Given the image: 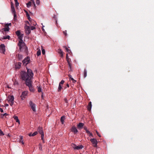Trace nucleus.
<instances>
[{
    "instance_id": "nucleus-10",
    "label": "nucleus",
    "mask_w": 154,
    "mask_h": 154,
    "mask_svg": "<svg viewBox=\"0 0 154 154\" xmlns=\"http://www.w3.org/2000/svg\"><path fill=\"white\" fill-rule=\"evenodd\" d=\"M90 141L92 143L93 146L95 147H96L97 146V140L94 138H93L90 139Z\"/></svg>"
},
{
    "instance_id": "nucleus-60",
    "label": "nucleus",
    "mask_w": 154,
    "mask_h": 154,
    "mask_svg": "<svg viewBox=\"0 0 154 154\" xmlns=\"http://www.w3.org/2000/svg\"><path fill=\"white\" fill-rule=\"evenodd\" d=\"M8 106V104H6L5 105V106Z\"/></svg>"
},
{
    "instance_id": "nucleus-1",
    "label": "nucleus",
    "mask_w": 154,
    "mask_h": 154,
    "mask_svg": "<svg viewBox=\"0 0 154 154\" xmlns=\"http://www.w3.org/2000/svg\"><path fill=\"white\" fill-rule=\"evenodd\" d=\"M27 72L24 71H22L20 73L21 79L22 80L25 82V84L29 87V69L26 67Z\"/></svg>"
},
{
    "instance_id": "nucleus-34",
    "label": "nucleus",
    "mask_w": 154,
    "mask_h": 154,
    "mask_svg": "<svg viewBox=\"0 0 154 154\" xmlns=\"http://www.w3.org/2000/svg\"><path fill=\"white\" fill-rule=\"evenodd\" d=\"M14 14V21L17 20V17L16 13L13 14Z\"/></svg>"
},
{
    "instance_id": "nucleus-3",
    "label": "nucleus",
    "mask_w": 154,
    "mask_h": 154,
    "mask_svg": "<svg viewBox=\"0 0 154 154\" xmlns=\"http://www.w3.org/2000/svg\"><path fill=\"white\" fill-rule=\"evenodd\" d=\"M33 76V73L32 71L29 69V91L34 93L35 91V90L34 86H32V79Z\"/></svg>"
},
{
    "instance_id": "nucleus-14",
    "label": "nucleus",
    "mask_w": 154,
    "mask_h": 154,
    "mask_svg": "<svg viewBox=\"0 0 154 154\" xmlns=\"http://www.w3.org/2000/svg\"><path fill=\"white\" fill-rule=\"evenodd\" d=\"M71 131L74 134H76L78 132V130L75 126H73L72 128Z\"/></svg>"
},
{
    "instance_id": "nucleus-63",
    "label": "nucleus",
    "mask_w": 154,
    "mask_h": 154,
    "mask_svg": "<svg viewBox=\"0 0 154 154\" xmlns=\"http://www.w3.org/2000/svg\"><path fill=\"white\" fill-rule=\"evenodd\" d=\"M66 86H67L68 87H69V85L68 84H67Z\"/></svg>"
},
{
    "instance_id": "nucleus-21",
    "label": "nucleus",
    "mask_w": 154,
    "mask_h": 154,
    "mask_svg": "<svg viewBox=\"0 0 154 154\" xmlns=\"http://www.w3.org/2000/svg\"><path fill=\"white\" fill-rule=\"evenodd\" d=\"M35 29V26L29 25V31L30 30H33ZM30 33V31H29V33Z\"/></svg>"
},
{
    "instance_id": "nucleus-8",
    "label": "nucleus",
    "mask_w": 154,
    "mask_h": 154,
    "mask_svg": "<svg viewBox=\"0 0 154 154\" xmlns=\"http://www.w3.org/2000/svg\"><path fill=\"white\" fill-rule=\"evenodd\" d=\"M38 132L41 135V138L43 140V138L44 137V134L42 128L41 127H38Z\"/></svg>"
},
{
    "instance_id": "nucleus-31",
    "label": "nucleus",
    "mask_w": 154,
    "mask_h": 154,
    "mask_svg": "<svg viewBox=\"0 0 154 154\" xmlns=\"http://www.w3.org/2000/svg\"><path fill=\"white\" fill-rule=\"evenodd\" d=\"M87 75V71L85 69L84 72V76L85 78Z\"/></svg>"
},
{
    "instance_id": "nucleus-4",
    "label": "nucleus",
    "mask_w": 154,
    "mask_h": 154,
    "mask_svg": "<svg viewBox=\"0 0 154 154\" xmlns=\"http://www.w3.org/2000/svg\"><path fill=\"white\" fill-rule=\"evenodd\" d=\"M24 29L25 33L27 35L29 34V22L28 20L25 21Z\"/></svg>"
},
{
    "instance_id": "nucleus-12",
    "label": "nucleus",
    "mask_w": 154,
    "mask_h": 154,
    "mask_svg": "<svg viewBox=\"0 0 154 154\" xmlns=\"http://www.w3.org/2000/svg\"><path fill=\"white\" fill-rule=\"evenodd\" d=\"M32 6L33 8V10L35 11V5L34 2V0H30V1H29V7H31Z\"/></svg>"
},
{
    "instance_id": "nucleus-28",
    "label": "nucleus",
    "mask_w": 154,
    "mask_h": 154,
    "mask_svg": "<svg viewBox=\"0 0 154 154\" xmlns=\"http://www.w3.org/2000/svg\"><path fill=\"white\" fill-rule=\"evenodd\" d=\"M10 36L9 35H7V36H4L2 38V39L3 40L6 39H10Z\"/></svg>"
},
{
    "instance_id": "nucleus-42",
    "label": "nucleus",
    "mask_w": 154,
    "mask_h": 154,
    "mask_svg": "<svg viewBox=\"0 0 154 154\" xmlns=\"http://www.w3.org/2000/svg\"><path fill=\"white\" fill-rule=\"evenodd\" d=\"M66 61H67L68 64L70 63V58L66 59Z\"/></svg>"
},
{
    "instance_id": "nucleus-25",
    "label": "nucleus",
    "mask_w": 154,
    "mask_h": 154,
    "mask_svg": "<svg viewBox=\"0 0 154 154\" xmlns=\"http://www.w3.org/2000/svg\"><path fill=\"white\" fill-rule=\"evenodd\" d=\"M2 29H4L5 32L9 31L10 29V28L9 27H6L4 28H3Z\"/></svg>"
},
{
    "instance_id": "nucleus-30",
    "label": "nucleus",
    "mask_w": 154,
    "mask_h": 154,
    "mask_svg": "<svg viewBox=\"0 0 154 154\" xmlns=\"http://www.w3.org/2000/svg\"><path fill=\"white\" fill-rule=\"evenodd\" d=\"M24 12H25V13H26V16L27 17V19L29 20V14L28 13V12L26 10H25L24 9L23 10Z\"/></svg>"
},
{
    "instance_id": "nucleus-26",
    "label": "nucleus",
    "mask_w": 154,
    "mask_h": 154,
    "mask_svg": "<svg viewBox=\"0 0 154 154\" xmlns=\"http://www.w3.org/2000/svg\"><path fill=\"white\" fill-rule=\"evenodd\" d=\"M38 87V92H42V88H41V85H39Z\"/></svg>"
},
{
    "instance_id": "nucleus-16",
    "label": "nucleus",
    "mask_w": 154,
    "mask_h": 154,
    "mask_svg": "<svg viewBox=\"0 0 154 154\" xmlns=\"http://www.w3.org/2000/svg\"><path fill=\"white\" fill-rule=\"evenodd\" d=\"M21 63L20 62H18L16 63L15 65V68L16 69H19L21 67Z\"/></svg>"
},
{
    "instance_id": "nucleus-20",
    "label": "nucleus",
    "mask_w": 154,
    "mask_h": 154,
    "mask_svg": "<svg viewBox=\"0 0 154 154\" xmlns=\"http://www.w3.org/2000/svg\"><path fill=\"white\" fill-rule=\"evenodd\" d=\"M13 118L15 120L16 122L18 123L19 124H20V121L18 119V117L17 116H14L13 117Z\"/></svg>"
},
{
    "instance_id": "nucleus-61",
    "label": "nucleus",
    "mask_w": 154,
    "mask_h": 154,
    "mask_svg": "<svg viewBox=\"0 0 154 154\" xmlns=\"http://www.w3.org/2000/svg\"><path fill=\"white\" fill-rule=\"evenodd\" d=\"M29 16L30 15H31V14H32V13L31 12H30V11H29Z\"/></svg>"
},
{
    "instance_id": "nucleus-37",
    "label": "nucleus",
    "mask_w": 154,
    "mask_h": 154,
    "mask_svg": "<svg viewBox=\"0 0 154 154\" xmlns=\"http://www.w3.org/2000/svg\"><path fill=\"white\" fill-rule=\"evenodd\" d=\"M41 54V51L40 50H38L37 52V56H39Z\"/></svg>"
},
{
    "instance_id": "nucleus-44",
    "label": "nucleus",
    "mask_w": 154,
    "mask_h": 154,
    "mask_svg": "<svg viewBox=\"0 0 154 154\" xmlns=\"http://www.w3.org/2000/svg\"><path fill=\"white\" fill-rule=\"evenodd\" d=\"M42 53L43 54H45V50L43 48L42 49Z\"/></svg>"
},
{
    "instance_id": "nucleus-18",
    "label": "nucleus",
    "mask_w": 154,
    "mask_h": 154,
    "mask_svg": "<svg viewBox=\"0 0 154 154\" xmlns=\"http://www.w3.org/2000/svg\"><path fill=\"white\" fill-rule=\"evenodd\" d=\"M57 52L59 54H60V56L61 57H63V52L60 49H58L57 51Z\"/></svg>"
},
{
    "instance_id": "nucleus-7",
    "label": "nucleus",
    "mask_w": 154,
    "mask_h": 154,
    "mask_svg": "<svg viewBox=\"0 0 154 154\" xmlns=\"http://www.w3.org/2000/svg\"><path fill=\"white\" fill-rule=\"evenodd\" d=\"M5 46L4 44H1L0 45V53L5 54Z\"/></svg>"
},
{
    "instance_id": "nucleus-47",
    "label": "nucleus",
    "mask_w": 154,
    "mask_h": 154,
    "mask_svg": "<svg viewBox=\"0 0 154 154\" xmlns=\"http://www.w3.org/2000/svg\"><path fill=\"white\" fill-rule=\"evenodd\" d=\"M18 84H18V82L16 81H15L14 82V85H18Z\"/></svg>"
},
{
    "instance_id": "nucleus-29",
    "label": "nucleus",
    "mask_w": 154,
    "mask_h": 154,
    "mask_svg": "<svg viewBox=\"0 0 154 154\" xmlns=\"http://www.w3.org/2000/svg\"><path fill=\"white\" fill-rule=\"evenodd\" d=\"M38 133L37 131H35L32 134V133H29V136H34L36 135Z\"/></svg>"
},
{
    "instance_id": "nucleus-2",
    "label": "nucleus",
    "mask_w": 154,
    "mask_h": 154,
    "mask_svg": "<svg viewBox=\"0 0 154 154\" xmlns=\"http://www.w3.org/2000/svg\"><path fill=\"white\" fill-rule=\"evenodd\" d=\"M23 36V34H21L20 35L18 36V38L19 39V41L18 45L19 47V49L20 51H21L22 48H24L25 51L27 53L28 52V48L24 45V43L23 42L22 39Z\"/></svg>"
},
{
    "instance_id": "nucleus-35",
    "label": "nucleus",
    "mask_w": 154,
    "mask_h": 154,
    "mask_svg": "<svg viewBox=\"0 0 154 154\" xmlns=\"http://www.w3.org/2000/svg\"><path fill=\"white\" fill-rule=\"evenodd\" d=\"M11 10L12 13L14 14L16 13L14 8H11Z\"/></svg>"
},
{
    "instance_id": "nucleus-62",
    "label": "nucleus",
    "mask_w": 154,
    "mask_h": 154,
    "mask_svg": "<svg viewBox=\"0 0 154 154\" xmlns=\"http://www.w3.org/2000/svg\"><path fill=\"white\" fill-rule=\"evenodd\" d=\"M15 3L18 2L17 0H14Z\"/></svg>"
},
{
    "instance_id": "nucleus-22",
    "label": "nucleus",
    "mask_w": 154,
    "mask_h": 154,
    "mask_svg": "<svg viewBox=\"0 0 154 154\" xmlns=\"http://www.w3.org/2000/svg\"><path fill=\"white\" fill-rule=\"evenodd\" d=\"M65 119V116H63L61 117L60 121L62 124H63L64 120Z\"/></svg>"
},
{
    "instance_id": "nucleus-33",
    "label": "nucleus",
    "mask_w": 154,
    "mask_h": 154,
    "mask_svg": "<svg viewBox=\"0 0 154 154\" xmlns=\"http://www.w3.org/2000/svg\"><path fill=\"white\" fill-rule=\"evenodd\" d=\"M62 88V87L61 85L59 84L58 89V91H61Z\"/></svg>"
},
{
    "instance_id": "nucleus-57",
    "label": "nucleus",
    "mask_w": 154,
    "mask_h": 154,
    "mask_svg": "<svg viewBox=\"0 0 154 154\" xmlns=\"http://www.w3.org/2000/svg\"><path fill=\"white\" fill-rule=\"evenodd\" d=\"M26 6L27 8H29V2L27 3L26 4Z\"/></svg>"
},
{
    "instance_id": "nucleus-13",
    "label": "nucleus",
    "mask_w": 154,
    "mask_h": 154,
    "mask_svg": "<svg viewBox=\"0 0 154 154\" xmlns=\"http://www.w3.org/2000/svg\"><path fill=\"white\" fill-rule=\"evenodd\" d=\"M29 25L35 26L36 25V23L34 20H32L29 17Z\"/></svg>"
},
{
    "instance_id": "nucleus-51",
    "label": "nucleus",
    "mask_w": 154,
    "mask_h": 154,
    "mask_svg": "<svg viewBox=\"0 0 154 154\" xmlns=\"http://www.w3.org/2000/svg\"><path fill=\"white\" fill-rule=\"evenodd\" d=\"M86 132L88 135L91 133L88 130H87Z\"/></svg>"
},
{
    "instance_id": "nucleus-24",
    "label": "nucleus",
    "mask_w": 154,
    "mask_h": 154,
    "mask_svg": "<svg viewBox=\"0 0 154 154\" xmlns=\"http://www.w3.org/2000/svg\"><path fill=\"white\" fill-rule=\"evenodd\" d=\"M83 146L82 145L80 146H77L76 145L75 147V149L78 150L79 149H82L83 148Z\"/></svg>"
},
{
    "instance_id": "nucleus-11",
    "label": "nucleus",
    "mask_w": 154,
    "mask_h": 154,
    "mask_svg": "<svg viewBox=\"0 0 154 154\" xmlns=\"http://www.w3.org/2000/svg\"><path fill=\"white\" fill-rule=\"evenodd\" d=\"M23 65L26 66L29 63V56L26 57L22 61Z\"/></svg>"
},
{
    "instance_id": "nucleus-36",
    "label": "nucleus",
    "mask_w": 154,
    "mask_h": 154,
    "mask_svg": "<svg viewBox=\"0 0 154 154\" xmlns=\"http://www.w3.org/2000/svg\"><path fill=\"white\" fill-rule=\"evenodd\" d=\"M8 115L7 113H5L3 115H2V114H1V118H3L4 116H6Z\"/></svg>"
},
{
    "instance_id": "nucleus-9",
    "label": "nucleus",
    "mask_w": 154,
    "mask_h": 154,
    "mask_svg": "<svg viewBox=\"0 0 154 154\" xmlns=\"http://www.w3.org/2000/svg\"><path fill=\"white\" fill-rule=\"evenodd\" d=\"M8 98H9V100H8V101L10 103V105H11V106H12L13 105L14 103V97L13 95H12L9 97H8Z\"/></svg>"
},
{
    "instance_id": "nucleus-23",
    "label": "nucleus",
    "mask_w": 154,
    "mask_h": 154,
    "mask_svg": "<svg viewBox=\"0 0 154 154\" xmlns=\"http://www.w3.org/2000/svg\"><path fill=\"white\" fill-rule=\"evenodd\" d=\"M69 77V79L72 80V82L73 83H75L76 82V81L74 80L72 78V76L70 75H68Z\"/></svg>"
},
{
    "instance_id": "nucleus-6",
    "label": "nucleus",
    "mask_w": 154,
    "mask_h": 154,
    "mask_svg": "<svg viewBox=\"0 0 154 154\" xmlns=\"http://www.w3.org/2000/svg\"><path fill=\"white\" fill-rule=\"evenodd\" d=\"M28 94V91H24L22 93V94L20 96V97L22 100H23L27 97Z\"/></svg>"
},
{
    "instance_id": "nucleus-43",
    "label": "nucleus",
    "mask_w": 154,
    "mask_h": 154,
    "mask_svg": "<svg viewBox=\"0 0 154 154\" xmlns=\"http://www.w3.org/2000/svg\"><path fill=\"white\" fill-rule=\"evenodd\" d=\"M11 23H7L5 25V27H9V26H11Z\"/></svg>"
},
{
    "instance_id": "nucleus-55",
    "label": "nucleus",
    "mask_w": 154,
    "mask_h": 154,
    "mask_svg": "<svg viewBox=\"0 0 154 154\" xmlns=\"http://www.w3.org/2000/svg\"><path fill=\"white\" fill-rule=\"evenodd\" d=\"M90 136H91L92 137H93V134L91 133H90L89 134H88Z\"/></svg>"
},
{
    "instance_id": "nucleus-15",
    "label": "nucleus",
    "mask_w": 154,
    "mask_h": 154,
    "mask_svg": "<svg viewBox=\"0 0 154 154\" xmlns=\"http://www.w3.org/2000/svg\"><path fill=\"white\" fill-rule=\"evenodd\" d=\"M84 125V123L82 122H80L77 125V127L79 129H81L82 128Z\"/></svg>"
},
{
    "instance_id": "nucleus-39",
    "label": "nucleus",
    "mask_w": 154,
    "mask_h": 154,
    "mask_svg": "<svg viewBox=\"0 0 154 154\" xmlns=\"http://www.w3.org/2000/svg\"><path fill=\"white\" fill-rule=\"evenodd\" d=\"M4 135V134L3 132L2 131V130L0 129V136H3Z\"/></svg>"
},
{
    "instance_id": "nucleus-54",
    "label": "nucleus",
    "mask_w": 154,
    "mask_h": 154,
    "mask_svg": "<svg viewBox=\"0 0 154 154\" xmlns=\"http://www.w3.org/2000/svg\"><path fill=\"white\" fill-rule=\"evenodd\" d=\"M64 100L66 103H68V100L66 98H65Z\"/></svg>"
},
{
    "instance_id": "nucleus-50",
    "label": "nucleus",
    "mask_w": 154,
    "mask_h": 154,
    "mask_svg": "<svg viewBox=\"0 0 154 154\" xmlns=\"http://www.w3.org/2000/svg\"><path fill=\"white\" fill-rule=\"evenodd\" d=\"M83 128H84V130L85 131L88 130L87 127L85 126H84Z\"/></svg>"
},
{
    "instance_id": "nucleus-48",
    "label": "nucleus",
    "mask_w": 154,
    "mask_h": 154,
    "mask_svg": "<svg viewBox=\"0 0 154 154\" xmlns=\"http://www.w3.org/2000/svg\"><path fill=\"white\" fill-rule=\"evenodd\" d=\"M14 8V4L12 2H11V8Z\"/></svg>"
},
{
    "instance_id": "nucleus-19",
    "label": "nucleus",
    "mask_w": 154,
    "mask_h": 154,
    "mask_svg": "<svg viewBox=\"0 0 154 154\" xmlns=\"http://www.w3.org/2000/svg\"><path fill=\"white\" fill-rule=\"evenodd\" d=\"M20 140H19V142L20 143H22V144H24V142H23V137L22 136H20Z\"/></svg>"
},
{
    "instance_id": "nucleus-64",
    "label": "nucleus",
    "mask_w": 154,
    "mask_h": 154,
    "mask_svg": "<svg viewBox=\"0 0 154 154\" xmlns=\"http://www.w3.org/2000/svg\"><path fill=\"white\" fill-rule=\"evenodd\" d=\"M42 98H43V92H42Z\"/></svg>"
},
{
    "instance_id": "nucleus-46",
    "label": "nucleus",
    "mask_w": 154,
    "mask_h": 154,
    "mask_svg": "<svg viewBox=\"0 0 154 154\" xmlns=\"http://www.w3.org/2000/svg\"><path fill=\"white\" fill-rule=\"evenodd\" d=\"M36 3L38 5H39L40 3V1L39 0H36Z\"/></svg>"
},
{
    "instance_id": "nucleus-5",
    "label": "nucleus",
    "mask_w": 154,
    "mask_h": 154,
    "mask_svg": "<svg viewBox=\"0 0 154 154\" xmlns=\"http://www.w3.org/2000/svg\"><path fill=\"white\" fill-rule=\"evenodd\" d=\"M29 106L31 109L32 110L33 113L36 112V105L32 102L30 101L29 103Z\"/></svg>"
},
{
    "instance_id": "nucleus-56",
    "label": "nucleus",
    "mask_w": 154,
    "mask_h": 154,
    "mask_svg": "<svg viewBox=\"0 0 154 154\" xmlns=\"http://www.w3.org/2000/svg\"><path fill=\"white\" fill-rule=\"evenodd\" d=\"M0 111L1 112H3V109L2 108H0Z\"/></svg>"
},
{
    "instance_id": "nucleus-40",
    "label": "nucleus",
    "mask_w": 154,
    "mask_h": 154,
    "mask_svg": "<svg viewBox=\"0 0 154 154\" xmlns=\"http://www.w3.org/2000/svg\"><path fill=\"white\" fill-rule=\"evenodd\" d=\"M71 146L73 148H74V149H75V147L76 145L75 144L72 143L71 144Z\"/></svg>"
},
{
    "instance_id": "nucleus-17",
    "label": "nucleus",
    "mask_w": 154,
    "mask_h": 154,
    "mask_svg": "<svg viewBox=\"0 0 154 154\" xmlns=\"http://www.w3.org/2000/svg\"><path fill=\"white\" fill-rule=\"evenodd\" d=\"M92 107L91 102H90L87 106V109L89 111H91Z\"/></svg>"
},
{
    "instance_id": "nucleus-38",
    "label": "nucleus",
    "mask_w": 154,
    "mask_h": 154,
    "mask_svg": "<svg viewBox=\"0 0 154 154\" xmlns=\"http://www.w3.org/2000/svg\"><path fill=\"white\" fill-rule=\"evenodd\" d=\"M23 56L21 54H18V57L20 60H21L22 59Z\"/></svg>"
},
{
    "instance_id": "nucleus-58",
    "label": "nucleus",
    "mask_w": 154,
    "mask_h": 154,
    "mask_svg": "<svg viewBox=\"0 0 154 154\" xmlns=\"http://www.w3.org/2000/svg\"><path fill=\"white\" fill-rule=\"evenodd\" d=\"M96 133H97V135H98V136L99 137H101V136L100 135V134L98 133V132L97 131H96Z\"/></svg>"
},
{
    "instance_id": "nucleus-53",
    "label": "nucleus",
    "mask_w": 154,
    "mask_h": 154,
    "mask_svg": "<svg viewBox=\"0 0 154 154\" xmlns=\"http://www.w3.org/2000/svg\"><path fill=\"white\" fill-rule=\"evenodd\" d=\"M0 31L2 32L3 34H4V29H1Z\"/></svg>"
},
{
    "instance_id": "nucleus-49",
    "label": "nucleus",
    "mask_w": 154,
    "mask_h": 154,
    "mask_svg": "<svg viewBox=\"0 0 154 154\" xmlns=\"http://www.w3.org/2000/svg\"><path fill=\"white\" fill-rule=\"evenodd\" d=\"M66 32V30H65L63 31V33L65 35V36H66L67 35Z\"/></svg>"
},
{
    "instance_id": "nucleus-45",
    "label": "nucleus",
    "mask_w": 154,
    "mask_h": 154,
    "mask_svg": "<svg viewBox=\"0 0 154 154\" xmlns=\"http://www.w3.org/2000/svg\"><path fill=\"white\" fill-rule=\"evenodd\" d=\"M64 80H62L61 81V82L59 83V84L61 85H63V84L64 83Z\"/></svg>"
},
{
    "instance_id": "nucleus-52",
    "label": "nucleus",
    "mask_w": 154,
    "mask_h": 154,
    "mask_svg": "<svg viewBox=\"0 0 154 154\" xmlns=\"http://www.w3.org/2000/svg\"><path fill=\"white\" fill-rule=\"evenodd\" d=\"M19 3L18 2L15 3V6L16 7L17 6L19 5Z\"/></svg>"
},
{
    "instance_id": "nucleus-59",
    "label": "nucleus",
    "mask_w": 154,
    "mask_h": 154,
    "mask_svg": "<svg viewBox=\"0 0 154 154\" xmlns=\"http://www.w3.org/2000/svg\"><path fill=\"white\" fill-rule=\"evenodd\" d=\"M68 58H68V54H66V59H68Z\"/></svg>"
},
{
    "instance_id": "nucleus-32",
    "label": "nucleus",
    "mask_w": 154,
    "mask_h": 154,
    "mask_svg": "<svg viewBox=\"0 0 154 154\" xmlns=\"http://www.w3.org/2000/svg\"><path fill=\"white\" fill-rule=\"evenodd\" d=\"M63 47L64 48H65V49L66 50L67 52L69 53L71 52L70 50L66 46H63Z\"/></svg>"
},
{
    "instance_id": "nucleus-41",
    "label": "nucleus",
    "mask_w": 154,
    "mask_h": 154,
    "mask_svg": "<svg viewBox=\"0 0 154 154\" xmlns=\"http://www.w3.org/2000/svg\"><path fill=\"white\" fill-rule=\"evenodd\" d=\"M68 65L69 66V69H70V71H71L72 70V68H71L72 66H71V63L69 64H68Z\"/></svg>"
},
{
    "instance_id": "nucleus-27",
    "label": "nucleus",
    "mask_w": 154,
    "mask_h": 154,
    "mask_svg": "<svg viewBox=\"0 0 154 154\" xmlns=\"http://www.w3.org/2000/svg\"><path fill=\"white\" fill-rule=\"evenodd\" d=\"M16 35L18 36L21 34L20 30H18L15 32Z\"/></svg>"
}]
</instances>
